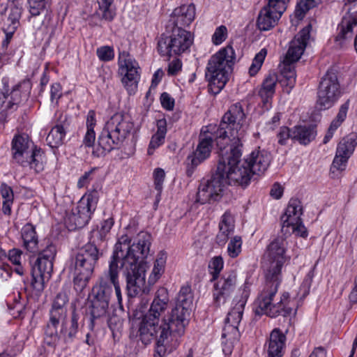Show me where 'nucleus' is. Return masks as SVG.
I'll list each match as a JSON object with an SVG mask.
<instances>
[{
  "mask_svg": "<svg viewBox=\"0 0 357 357\" xmlns=\"http://www.w3.org/2000/svg\"><path fill=\"white\" fill-rule=\"evenodd\" d=\"M245 118L239 103L231 105L222 116L215 138L220 150L217 169L199 184L197 202L204 204L219 200L227 184L245 187L250 183L253 174L245 160H241Z\"/></svg>",
  "mask_w": 357,
  "mask_h": 357,
  "instance_id": "nucleus-1",
  "label": "nucleus"
},
{
  "mask_svg": "<svg viewBox=\"0 0 357 357\" xmlns=\"http://www.w3.org/2000/svg\"><path fill=\"white\" fill-rule=\"evenodd\" d=\"M285 239L283 236L276 237L267 248L264 259L267 264L266 268V282L262 291L259 294L257 302L258 307L267 316L276 317L281 315L284 317L296 314L292 301L289 299V293H284L280 301L273 303V298L278 292V287L282 280L281 270L285 261Z\"/></svg>",
  "mask_w": 357,
  "mask_h": 357,
  "instance_id": "nucleus-2",
  "label": "nucleus"
},
{
  "mask_svg": "<svg viewBox=\"0 0 357 357\" xmlns=\"http://www.w3.org/2000/svg\"><path fill=\"white\" fill-rule=\"evenodd\" d=\"M169 303L168 293L166 289L161 288L151 304L147 312L143 314L139 324L138 335L144 344H149L155 340V349L153 357H164L172 352L178 345L177 334L159 326L160 317L167 310Z\"/></svg>",
  "mask_w": 357,
  "mask_h": 357,
  "instance_id": "nucleus-3",
  "label": "nucleus"
},
{
  "mask_svg": "<svg viewBox=\"0 0 357 357\" xmlns=\"http://www.w3.org/2000/svg\"><path fill=\"white\" fill-rule=\"evenodd\" d=\"M151 244V234L143 231L139 233L130 250L123 259L121 267L124 269L126 278L128 297H137L142 291H145V270L138 261L146 258Z\"/></svg>",
  "mask_w": 357,
  "mask_h": 357,
  "instance_id": "nucleus-4",
  "label": "nucleus"
},
{
  "mask_svg": "<svg viewBox=\"0 0 357 357\" xmlns=\"http://www.w3.org/2000/svg\"><path fill=\"white\" fill-rule=\"evenodd\" d=\"M130 118L122 113H116L105 123L98 138V145L92 154L97 158L105 155L121 147L133 130Z\"/></svg>",
  "mask_w": 357,
  "mask_h": 357,
  "instance_id": "nucleus-5",
  "label": "nucleus"
},
{
  "mask_svg": "<svg viewBox=\"0 0 357 357\" xmlns=\"http://www.w3.org/2000/svg\"><path fill=\"white\" fill-rule=\"evenodd\" d=\"M235 59V52L231 45L220 49L209 59L205 77L213 94L219 93L228 82Z\"/></svg>",
  "mask_w": 357,
  "mask_h": 357,
  "instance_id": "nucleus-6",
  "label": "nucleus"
},
{
  "mask_svg": "<svg viewBox=\"0 0 357 357\" xmlns=\"http://www.w3.org/2000/svg\"><path fill=\"white\" fill-rule=\"evenodd\" d=\"M192 305L193 294L191 287L188 285L182 287L176 298L175 307L167 317H163L165 314L160 317L159 326L164 328H168L169 331L181 336L185 332V326L188 324V317Z\"/></svg>",
  "mask_w": 357,
  "mask_h": 357,
  "instance_id": "nucleus-7",
  "label": "nucleus"
},
{
  "mask_svg": "<svg viewBox=\"0 0 357 357\" xmlns=\"http://www.w3.org/2000/svg\"><path fill=\"white\" fill-rule=\"evenodd\" d=\"M103 252L94 243H89L80 248L74 259V288L82 291L87 285L94 268Z\"/></svg>",
  "mask_w": 357,
  "mask_h": 357,
  "instance_id": "nucleus-8",
  "label": "nucleus"
},
{
  "mask_svg": "<svg viewBox=\"0 0 357 357\" xmlns=\"http://www.w3.org/2000/svg\"><path fill=\"white\" fill-rule=\"evenodd\" d=\"M310 24L302 29L290 42L288 51L283 61L279 82L282 86L292 89L296 83V74L293 63L303 54L310 36Z\"/></svg>",
  "mask_w": 357,
  "mask_h": 357,
  "instance_id": "nucleus-9",
  "label": "nucleus"
},
{
  "mask_svg": "<svg viewBox=\"0 0 357 357\" xmlns=\"http://www.w3.org/2000/svg\"><path fill=\"white\" fill-rule=\"evenodd\" d=\"M13 160L17 165L29 167L36 172L43 169L44 153L26 135H16L11 143Z\"/></svg>",
  "mask_w": 357,
  "mask_h": 357,
  "instance_id": "nucleus-10",
  "label": "nucleus"
},
{
  "mask_svg": "<svg viewBox=\"0 0 357 357\" xmlns=\"http://www.w3.org/2000/svg\"><path fill=\"white\" fill-rule=\"evenodd\" d=\"M56 255V248L50 245L39 252L31 268V282L33 289L40 294L50 280L53 271V259Z\"/></svg>",
  "mask_w": 357,
  "mask_h": 357,
  "instance_id": "nucleus-11",
  "label": "nucleus"
},
{
  "mask_svg": "<svg viewBox=\"0 0 357 357\" xmlns=\"http://www.w3.org/2000/svg\"><path fill=\"white\" fill-rule=\"evenodd\" d=\"M68 297L66 292L60 291L54 298L50 310V319L45 330V341L54 346L59 341L58 326L67 320Z\"/></svg>",
  "mask_w": 357,
  "mask_h": 357,
  "instance_id": "nucleus-12",
  "label": "nucleus"
},
{
  "mask_svg": "<svg viewBox=\"0 0 357 357\" xmlns=\"http://www.w3.org/2000/svg\"><path fill=\"white\" fill-rule=\"evenodd\" d=\"M193 43L190 31L174 28L169 36L162 34L158 41V51L162 56L180 55L189 50Z\"/></svg>",
  "mask_w": 357,
  "mask_h": 357,
  "instance_id": "nucleus-13",
  "label": "nucleus"
},
{
  "mask_svg": "<svg viewBox=\"0 0 357 357\" xmlns=\"http://www.w3.org/2000/svg\"><path fill=\"white\" fill-rule=\"evenodd\" d=\"M99 199V192L93 190L84 195L75 209L67 217L66 223L70 230L84 227L95 211Z\"/></svg>",
  "mask_w": 357,
  "mask_h": 357,
  "instance_id": "nucleus-14",
  "label": "nucleus"
},
{
  "mask_svg": "<svg viewBox=\"0 0 357 357\" xmlns=\"http://www.w3.org/2000/svg\"><path fill=\"white\" fill-rule=\"evenodd\" d=\"M302 214L303 206L301 201L298 199L291 198L284 213L281 216V231L284 235L294 233L303 238L307 236V229L301 218Z\"/></svg>",
  "mask_w": 357,
  "mask_h": 357,
  "instance_id": "nucleus-15",
  "label": "nucleus"
},
{
  "mask_svg": "<svg viewBox=\"0 0 357 357\" xmlns=\"http://www.w3.org/2000/svg\"><path fill=\"white\" fill-rule=\"evenodd\" d=\"M340 85L337 75L328 71L321 78L317 91V105L319 109L331 108L340 97Z\"/></svg>",
  "mask_w": 357,
  "mask_h": 357,
  "instance_id": "nucleus-16",
  "label": "nucleus"
},
{
  "mask_svg": "<svg viewBox=\"0 0 357 357\" xmlns=\"http://www.w3.org/2000/svg\"><path fill=\"white\" fill-rule=\"evenodd\" d=\"M118 65L122 83L130 93L134 92L140 78L138 63L128 52L123 51L119 52Z\"/></svg>",
  "mask_w": 357,
  "mask_h": 357,
  "instance_id": "nucleus-17",
  "label": "nucleus"
},
{
  "mask_svg": "<svg viewBox=\"0 0 357 357\" xmlns=\"http://www.w3.org/2000/svg\"><path fill=\"white\" fill-rule=\"evenodd\" d=\"M217 131L211 133L212 136L207 135L199 137L196 149L186 158V174L188 176L190 177L194 173L195 168L209 158L213 147V142L214 140L216 142Z\"/></svg>",
  "mask_w": 357,
  "mask_h": 357,
  "instance_id": "nucleus-18",
  "label": "nucleus"
},
{
  "mask_svg": "<svg viewBox=\"0 0 357 357\" xmlns=\"http://www.w3.org/2000/svg\"><path fill=\"white\" fill-rule=\"evenodd\" d=\"M248 296V291L244 288L240 290L239 294L234 297L233 300L234 306L228 312L225 320L226 325L222 333V338L227 337L230 332L234 333V335L238 332V326L242 319Z\"/></svg>",
  "mask_w": 357,
  "mask_h": 357,
  "instance_id": "nucleus-19",
  "label": "nucleus"
},
{
  "mask_svg": "<svg viewBox=\"0 0 357 357\" xmlns=\"http://www.w3.org/2000/svg\"><path fill=\"white\" fill-rule=\"evenodd\" d=\"M236 284V274L231 272L224 275L215 284L213 289V300L217 305L226 302L234 291Z\"/></svg>",
  "mask_w": 357,
  "mask_h": 357,
  "instance_id": "nucleus-20",
  "label": "nucleus"
},
{
  "mask_svg": "<svg viewBox=\"0 0 357 357\" xmlns=\"http://www.w3.org/2000/svg\"><path fill=\"white\" fill-rule=\"evenodd\" d=\"M116 266L109 263V268L100 276L98 282L93 287L91 297L98 300H105L109 303L113 293V284L110 276L114 275Z\"/></svg>",
  "mask_w": 357,
  "mask_h": 357,
  "instance_id": "nucleus-21",
  "label": "nucleus"
},
{
  "mask_svg": "<svg viewBox=\"0 0 357 357\" xmlns=\"http://www.w3.org/2000/svg\"><path fill=\"white\" fill-rule=\"evenodd\" d=\"M251 173L261 175L268 169L271 161V154L264 149H256L251 152L244 160Z\"/></svg>",
  "mask_w": 357,
  "mask_h": 357,
  "instance_id": "nucleus-22",
  "label": "nucleus"
},
{
  "mask_svg": "<svg viewBox=\"0 0 357 357\" xmlns=\"http://www.w3.org/2000/svg\"><path fill=\"white\" fill-rule=\"evenodd\" d=\"M284 9H280L278 6H271L270 2L268 1L259 12L257 20V26L260 31H268L273 28L279 19L281 17L282 13L285 11Z\"/></svg>",
  "mask_w": 357,
  "mask_h": 357,
  "instance_id": "nucleus-23",
  "label": "nucleus"
},
{
  "mask_svg": "<svg viewBox=\"0 0 357 357\" xmlns=\"http://www.w3.org/2000/svg\"><path fill=\"white\" fill-rule=\"evenodd\" d=\"M69 126L68 116L66 114H59L55 126L51 129L46 138L47 144L52 148H58L63 144Z\"/></svg>",
  "mask_w": 357,
  "mask_h": 357,
  "instance_id": "nucleus-24",
  "label": "nucleus"
},
{
  "mask_svg": "<svg viewBox=\"0 0 357 357\" xmlns=\"http://www.w3.org/2000/svg\"><path fill=\"white\" fill-rule=\"evenodd\" d=\"M109 303L105 300H98L91 297L89 305V313L90 315V321L89 328L93 331L96 326H99L107 316Z\"/></svg>",
  "mask_w": 357,
  "mask_h": 357,
  "instance_id": "nucleus-25",
  "label": "nucleus"
},
{
  "mask_svg": "<svg viewBox=\"0 0 357 357\" xmlns=\"http://www.w3.org/2000/svg\"><path fill=\"white\" fill-rule=\"evenodd\" d=\"M195 17V6L193 3L182 5L176 8L172 13L174 28H182L189 26Z\"/></svg>",
  "mask_w": 357,
  "mask_h": 357,
  "instance_id": "nucleus-26",
  "label": "nucleus"
},
{
  "mask_svg": "<svg viewBox=\"0 0 357 357\" xmlns=\"http://www.w3.org/2000/svg\"><path fill=\"white\" fill-rule=\"evenodd\" d=\"M357 25V17L345 16L338 26V33L335 36V43L342 48L350 40L353 36V27Z\"/></svg>",
  "mask_w": 357,
  "mask_h": 357,
  "instance_id": "nucleus-27",
  "label": "nucleus"
},
{
  "mask_svg": "<svg viewBox=\"0 0 357 357\" xmlns=\"http://www.w3.org/2000/svg\"><path fill=\"white\" fill-rule=\"evenodd\" d=\"M285 335L279 329L275 328L270 334L267 354L268 357H282L284 353Z\"/></svg>",
  "mask_w": 357,
  "mask_h": 357,
  "instance_id": "nucleus-28",
  "label": "nucleus"
},
{
  "mask_svg": "<svg viewBox=\"0 0 357 357\" xmlns=\"http://www.w3.org/2000/svg\"><path fill=\"white\" fill-rule=\"evenodd\" d=\"M218 227L215 241L219 245H224L234 231V220L229 212L226 211L222 215Z\"/></svg>",
  "mask_w": 357,
  "mask_h": 357,
  "instance_id": "nucleus-29",
  "label": "nucleus"
},
{
  "mask_svg": "<svg viewBox=\"0 0 357 357\" xmlns=\"http://www.w3.org/2000/svg\"><path fill=\"white\" fill-rule=\"evenodd\" d=\"M78 319L79 315L73 311L70 321L66 320L61 326L59 337H62L66 343L72 342L76 337L79 329Z\"/></svg>",
  "mask_w": 357,
  "mask_h": 357,
  "instance_id": "nucleus-30",
  "label": "nucleus"
},
{
  "mask_svg": "<svg viewBox=\"0 0 357 357\" xmlns=\"http://www.w3.org/2000/svg\"><path fill=\"white\" fill-rule=\"evenodd\" d=\"M31 90V82L29 79H24L20 82L10 93V107L26 102L29 98Z\"/></svg>",
  "mask_w": 357,
  "mask_h": 357,
  "instance_id": "nucleus-31",
  "label": "nucleus"
},
{
  "mask_svg": "<svg viewBox=\"0 0 357 357\" xmlns=\"http://www.w3.org/2000/svg\"><path fill=\"white\" fill-rule=\"evenodd\" d=\"M21 234L24 246L27 251L31 253L38 252V239L33 225L30 223L26 224L22 229Z\"/></svg>",
  "mask_w": 357,
  "mask_h": 357,
  "instance_id": "nucleus-32",
  "label": "nucleus"
},
{
  "mask_svg": "<svg viewBox=\"0 0 357 357\" xmlns=\"http://www.w3.org/2000/svg\"><path fill=\"white\" fill-rule=\"evenodd\" d=\"M167 134V121L165 119H161L157 121V131L152 136L149 148L148 154L152 155L155 149L158 148L165 142Z\"/></svg>",
  "mask_w": 357,
  "mask_h": 357,
  "instance_id": "nucleus-33",
  "label": "nucleus"
},
{
  "mask_svg": "<svg viewBox=\"0 0 357 357\" xmlns=\"http://www.w3.org/2000/svg\"><path fill=\"white\" fill-rule=\"evenodd\" d=\"M130 243V239L127 235L121 236L118 242L115 244L114 250L109 263H112L115 265L116 268H119V263L121 262L122 264L123 259L126 256L124 252H126L127 253L128 251L130 250L131 247Z\"/></svg>",
  "mask_w": 357,
  "mask_h": 357,
  "instance_id": "nucleus-34",
  "label": "nucleus"
},
{
  "mask_svg": "<svg viewBox=\"0 0 357 357\" xmlns=\"http://www.w3.org/2000/svg\"><path fill=\"white\" fill-rule=\"evenodd\" d=\"M316 135L314 127L312 126H296L293 128L292 139L306 145L315 138Z\"/></svg>",
  "mask_w": 357,
  "mask_h": 357,
  "instance_id": "nucleus-35",
  "label": "nucleus"
},
{
  "mask_svg": "<svg viewBox=\"0 0 357 357\" xmlns=\"http://www.w3.org/2000/svg\"><path fill=\"white\" fill-rule=\"evenodd\" d=\"M349 106V100L343 103L335 119L331 122L330 127L324 138L323 143L326 144L333 137L335 130L345 120Z\"/></svg>",
  "mask_w": 357,
  "mask_h": 357,
  "instance_id": "nucleus-36",
  "label": "nucleus"
},
{
  "mask_svg": "<svg viewBox=\"0 0 357 357\" xmlns=\"http://www.w3.org/2000/svg\"><path fill=\"white\" fill-rule=\"evenodd\" d=\"M279 82L278 75L275 73H269L263 81L261 88L259 92L263 99L272 98L275 91L276 83Z\"/></svg>",
  "mask_w": 357,
  "mask_h": 357,
  "instance_id": "nucleus-37",
  "label": "nucleus"
},
{
  "mask_svg": "<svg viewBox=\"0 0 357 357\" xmlns=\"http://www.w3.org/2000/svg\"><path fill=\"white\" fill-rule=\"evenodd\" d=\"M96 125L95 113L89 111L86 119V132L83 139V144L81 146L85 147H93L96 139L94 126Z\"/></svg>",
  "mask_w": 357,
  "mask_h": 357,
  "instance_id": "nucleus-38",
  "label": "nucleus"
},
{
  "mask_svg": "<svg viewBox=\"0 0 357 357\" xmlns=\"http://www.w3.org/2000/svg\"><path fill=\"white\" fill-rule=\"evenodd\" d=\"M166 255L160 253L154 262V266L151 274L149 278V283H155L164 272V268L166 263Z\"/></svg>",
  "mask_w": 357,
  "mask_h": 357,
  "instance_id": "nucleus-39",
  "label": "nucleus"
},
{
  "mask_svg": "<svg viewBox=\"0 0 357 357\" xmlns=\"http://www.w3.org/2000/svg\"><path fill=\"white\" fill-rule=\"evenodd\" d=\"M355 141L352 139H342L337 145L336 154L349 159L355 149Z\"/></svg>",
  "mask_w": 357,
  "mask_h": 357,
  "instance_id": "nucleus-40",
  "label": "nucleus"
},
{
  "mask_svg": "<svg viewBox=\"0 0 357 357\" xmlns=\"http://www.w3.org/2000/svg\"><path fill=\"white\" fill-rule=\"evenodd\" d=\"M320 1L321 0H299L294 12L296 17L302 20L305 13L310 9L315 7Z\"/></svg>",
  "mask_w": 357,
  "mask_h": 357,
  "instance_id": "nucleus-41",
  "label": "nucleus"
},
{
  "mask_svg": "<svg viewBox=\"0 0 357 357\" xmlns=\"http://www.w3.org/2000/svg\"><path fill=\"white\" fill-rule=\"evenodd\" d=\"M242 238L239 236H235L231 238L227 245V254L231 258L237 257L241 252Z\"/></svg>",
  "mask_w": 357,
  "mask_h": 357,
  "instance_id": "nucleus-42",
  "label": "nucleus"
},
{
  "mask_svg": "<svg viewBox=\"0 0 357 357\" xmlns=\"http://www.w3.org/2000/svg\"><path fill=\"white\" fill-rule=\"evenodd\" d=\"M98 2L102 17L108 21L112 20L115 15L111 8L113 0H98Z\"/></svg>",
  "mask_w": 357,
  "mask_h": 357,
  "instance_id": "nucleus-43",
  "label": "nucleus"
},
{
  "mask_svg": "<svg viewBox=\"0 0 357 357\" xmlns=\"http://www.w3.org/2000/svg\"><path fill=\"white\" fill-rule=\"evenodd\" d=\"M47 0H28L29 13L31 17H36L44 13Z\"/></svg>",
  "mask_w": 357,
  "mask_h": 357,
  "instance_id": "nucleus-44",
  "label": "nucleus"
},
{
  "mask_svg": "<svg viewBox=\"0 0 357 357\" xmlns=\"http://www.w3.org/2000/svg\"><path fill=\"white\" fill-rule=\"evenodd\" d=\"M266 55V50L265 49L261 50V51L255 55L252 63L249 68V73L251 76L255 75L261 68Z\"/></svg>",
  "mask_w": 357,
  "mask_h": 357,
  "instance_id": "nucleus-45",
  "label": "nucleus"
},
{
  "mask_svg": "<svg viewBox=\"0 0 357 357\" xmlns=\"http://www.w3.org/2000/svg\"><path fill=\"white\" fill-rule=\"evenodd\" d=\"M123 319L116 314L110 315L107 319V324L114 336L116 333H119L123 328Z\"/></svg>",
  "mask_w": 357,
  "mask_h": 357,
  "instance_id": "nucleus-46",
  "label": "nucleus"
},
{
  "mask_svg": "<svg viewBox=\"0 0 357 357\" xmlns=\"http://www.w3.org/2000/svg\"><path fill=\"white\" fill-rule=\"evenodd\" d=\"M96 54L98 59L102 61H109L114 57V52L112 47L102 46L97 49Z\"/></svg>",
  "mask_w": 357,
  "mask_h": 357,
  "instance_id": "nucleus-47",
  "label": "nucleus"
},
{
  "mask_svg": "<svg viewBox=\"0 0 357 357\" xmlns=\"http://www.w3.org/2000/svg\"><path fill=\"white\" fill-rule=\"evenodd\" d=\"M348 159L347 157L339 156L335 154L334 160L331 167V172L332 174H335L336 172H342L347 167Z\"/></svg>",
  "mask_w": 357,
  "mask_h": 357,
  "instance_id": "nucleus-48",
  "label": "nucleus"
},
{
  "mask_svg": "<svg viewBox=\"0 0 357 357\" xmlns=\"http://www.w3.org/2000/svg\"><path fill=\"white\" fill-rule=\"evenodd\" d=\"M208 268L213 270L211 273L213 274V280H215L223 268V259L222 257L218 256L213 257L209 262Z\"/></svg>",
  "mask_w": 357,
  "mask_h": 357,
  "instance_id": "nucleus-49",
  "label": "nucleus"
},
{
  "mask_svg": "<svg viewBox=\"0 0 357 357\" xmlns=\"http://www.w3.org/2000/svg\"><path fill=\"white\" fill-rule=\"evenodd\" d=\"M155 188L158 192V196L160 195L162 190V184L165 178V171L161 168H156L153 172Z\"/></svg>",
  "mask_w": 357,
  "mask_h": 357,
  "instance_id": "nucleus-50",
  "label": "nucleus"
},
{
  "mask_svg": "<svg viewBox=\"0 0 357 357\" xmlns=\"http://www.w3.org/2000/svg\"><path fill=\"white\" fill-rule=\"evenodd\" d=\"M227 37V29L225 26L221 25L216 28L212 36V42L218 45L221 44Z\"/></svg>",
  "mask_w": 357,
  "mask_h": 357,
  "instance_id": "nucleus-51",
  "label": "nucleus"
},
{
  "mask_svg": "<svg viewBox=\"0 0 357 357\" xmlns=\"http://www.w3.org/2000/svg\"><path fill=\"white\" fill-rule=\"evenodd\" d=\"M110 280L113 284V287L115 290V294L117 298V301L120 306H121L122 302V295L121 292L120 284L119 282V268H115L114 275H112L110 276Z\"/></svg>",
  "mask_w": 357,
  "mask_h": 357,
  "instance_id": "nucleus-52",
  "label": "nucleus"
},
{
  "mask_svg": "<svg viewBox=\"0 0 357 357\" xmlns=\"http://www.w3.org/2000/svg\"><path fill=\"white\" fill-rule=\"evenodd\" d=\"M293 128L290 130L287 127H281L277 135L278 143L281 145H285L287 140L291 138L292 139Z\"/></svg>",
  "mask_w": 357,
  "mask_h": 357,
  "instance_id": "nucleus-53",
  "label": "nucleus"
},
{
  "mask_svg": "<svg viewBox=\"0 0 357 357\" xmlns=\"http://www.w3.org/2000/svg\"><path fill=\"white\" fill-rule=\"evenodd\" d=\"M21 16V8L17 6L11 8L8 21L10 22L11 26L17 28L18 20Z\"/></svg>",
  "mask_w": 357,
  "mask_h": 357,
  "instance_id": "nucleus-54",
  "label": "nucleus"
},
{
  "mask_svg": "<svg viewBox=\"0 0 357 357\" xmlns=\"http://www.w3.org/2000/svg\"><path fill=\"white\" fill-rule=\"evenodd\" d=\"M160 102L162 106L167 110H172L174 107V99L166 92L161 94Z\"/></svg>",
  "mask_w": 357,
  "mask_h": 357,
  "instance_id": "nucleus-55",
  "label": "nucleus"
},
{
  "mask_svg": "<svg viewBox=\"0 0 357 357\" xmlns=\"http://www.w3.org/2000/svg\"><path fill=\"white\" fill-rule=\"evenodd\" d=\"M22 252L17 248L10 250L8 252V259L15 265H20L21 263Z\"/></svg>",
  "mask_w": 357,
  "mask_h": 357,
  "instance_id": "nucleus-56",
  "label": "nucleus"
},
{
  "mask_svg": "<svg viewBox=\"0 0 357 357\" xmlns=\"http://www.w3.org/2000/svg\"><path fill=\"white\" fill-rule=\"evenodd\" d=\"M182 67V63L179 59L173 60L169 63L167 69V73L169 75H176L181 70Z\"/></svg>",
  "mask_w": 357,
  "mask_h": 357,
  "instance_id": "nucleus-57",
  "label": "nucleus"
},
{
  "mask_svg": "<svg viewBox=\"0 0 357 357\" xmlns=\"http://www.w3.org/2000/svg\"><path fill=\"white\" fill-rule=\"evenodd\" d=\"M0 192L3 200L13 199V191L11 187L6 183H2L0 187Z\"/></svg>",
  "mask_w": 357,
  "mask_h": 357,
  "instance_id": "nucleus-58",
  "label": "nucleus"
},
{
  "mask_svg": "<svg viewBox=\"0 0 357 357\" xmlns=\"http://www.w3.org/2000/svg\"><path fill=\"white\" fill-rule=\"evenodd\" d=\"M61 86L59 83H54L51 86V91H50V97L51 100L54 101V100H59L61 96Z\"/></svg>",
  "mask_w": 357,
  "mask_h": 357,
  "instance_id": "nucleus-59",
  "label": "nucleus"
},
{
  "mask_svg": "<svg viewBox=\"0 0 357 357\" xmlns=\"http://www.w3.org/2000/svg\"><path fill=\"white\" fill-rule=\"evenodd\" d=\"M16 29L17 28H15V26H10L7 29H4L6 37L5 39L2 41L3 48H6L8 47Z\"/></svg>",
  "mask_w": 357,
  "mask_h": 357,
  "instance_id": "nucleus-60",
  "label": "nucleus"
},
{
  "mask_svg": "<svg viewBox=\"0 0 357 357\" xmlns=\"http://www.w3.org/2000/svg\"><path fill=\"white\" fill-rule=\"evenodd\" d=\"M283 194V188L278 183L273 184L271 191L270 195L275 199H280Z\"/></svg>",
  "mask_w": 357,
  "mask_h": 357,
  "instance_id": "nucleus-61",
  "label": "nucleus"
},
{
  "mask_svg": "<svg viewBox=\"0 0 357 357\" xmlns=\"http://www.w3.org/2000/svg\"><path fill=\"white\" fill-rule=\"evenodd\" d=\"M114 225V220L112 218H109L106 220H105L101 223V227H100V232L101 234H106L108 233L110 229H112V226Z\"/></svg>",
  "mask_w": 357,
  "mask_h": 357,
  "instance_id": "nucleus-62",
  "label": "nucleus"
},
{
  "mask_svg": "<svg viewBox=\"0 0 357 357\" xmlns=\"http://www.w3.org/2000/svg\"><path fill=\"white\" fill-rule=\"evenodd\" d=\"M96 169V168H93L91 170L86 172L79 179L77 185L79 188H82L85 184H86L89 180H91V176L92 173Z\"/></svg>",
  "mask_w": 357,
  "mask_h": 357,
  "instance_id": "nucleus-63",
  "label": "nucleus"
},
{
  "mask_svg": "<svg viewBox=\"0 0 357 357\" xmlns=\"http://www.w3.org/2000/svg\"><path fill=\"white\" fill-rule=\"evenodd\" d=\"M13 199L3 200L2 203V211L5 215H10L11 214V206Z\"/></svg>",
  "mask_w": 357,
  "mask_h": 357,
  "instance_id": "nucleus-64",
  "label": "nucleus"
}]
</instances>
